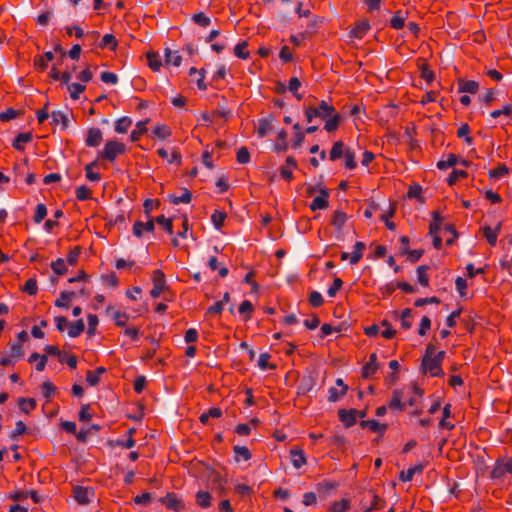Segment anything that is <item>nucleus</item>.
I'll return each mask as SVG.
<instances>
[{
    "label": "nucleus",
    "mask_w": 512,
    "mask_h": 512,
    "mask_svg": "<svg viewBox=\"0 0 512 512\" xmlns=\"http://www.w3.org/2000/svg\"><path fill=\"white\" fill-rule=\"evenodd\" d=\"M359 494L361 495L359 505L362 512L380 510L386 505L385 499L380 497L374 489H364Z\"/></svg>",
    "instance_id": "1"
},
{
    "label": "nucleus",
    "mask_w": 512,
    "mask_h": 512,
    "mask_svg": "<svg viewBox=\"0 0 512 512\" xmlns=\"http://www.w3.org/2000/svg\"><path fill=\"white\" fill-rule=\"evenodd\" d=\"M126 153V146L124 143L116 140H108L101 152L98 154V159L114 162L119 155Z\"/></svg>",
    "instance_id": "2"
},
{
    "label": "nucleus",
    "mask_w": 512,
    "mask_h": 512,
    "mask_svg": "<svg viewBox=\"0 0 512 512\" xmlns=\"http://www.w3.org/2000/svg\"><path fill=\"white\" fill-rule=\"evenodd\" d=\"M335 112V107L329 105L326 101L322 100L318 107H307L305 109V117L307 122H311L314 118L326 119Z\"/></svg>",
    "instance_id": "3"
},
{
    "label": "nucleus",
    "mask_w": 512,
    "mask_h": 512,
    "mask_svg": "<svg viewBox=\"0 0 512 512\" xmlns=\"http://www.w3.org/2000/svg\"><path fill=\"white\" fill-rule=\"evenodd\" d=\"M432 222L429 225V235L433 236V246L435 249L440 250L442 248V238L438 235L441 230L443 217L438 210L431 213Z\"/></svg>",
    "instance_id": "4"
},
{
    "label": "nucleus",
    "mask_w": 512,
    "mask_h": 512,
    "mask_svg": "<svg viewBox=\"0 0 512 512\" xmlns=\"http://www.w3.org/2000/svg\"><path fill=\"white\" fill-rule=\"evenodd\" d=\"M420 371L422 374H429L431 377L443 378L445 376L442 365L435 361L432 357L422 358Z\"/></svg>",
    "instance_id": "5"
},
{
    "label": "nucleus",
    "mask_w": 512,
    "mask_h": 512,
    "mask_svg": "<svg viewBox=\"0 0 512 512\" xmlns=\"http://www.w3.org/2000/svg\"><path fill=\"white\" fill-rule=\"evenodd\" d=\"M506 474H512V456L507 460L505 458H498L490 472L492 479H501Z\"/></svg>",
    "instance_id": "6"
},
{
    "label": "nucleus",
    "mask_w": 512,
    "mask_h": 512,
    "mask_svg": "<svg viewBox=\"0 0 512 512\" xmlns=\"http://www.w3.org/2000/svg\"><path fill=\"white\" fill-rule=\"evenodd\" d=\"M152 283L153 288L150 290V296L152 298H158L162 292L169 290V286L166 285L165 274L161 269L153 271Z\"/></svg>",
    "instance_id": "7"
},
{
    "label": "nucleus",
    "mask_w": 512,
    "mask_h": 512,
    "mask_svg": "<svg viewBox=\"0 0 512 512\" xmlns=\"http://www.w3.org/2000/svg\"><path fill=\"white\" fill-rule=\"evenodd\" d=\"M330 191L325 185L319 188V195L310 203L309 208L312 211L323 210L329 207Z\"/></svg>",
    "instance_id": "8"
},
{
    "label": "nucleus",
    "mask_w": 512,
    "mask_h": 512,
    "mask_svg": "<svg viewBox=\"0 0 512 512\" xmlns=\"http://www.w3.org/2000/svg\"><path fill=\"white\" fill-rule=\"evenodd\" d=\"M159 502L165 505L167 509L173 510L175 512H180L185 509L183 500L178 498L174 492H168L164 497L159 499Z\"/></svg>",
    "instance_id": "9"
},
{
    "label": "nucleus",
    "mask_w": 512,
    "mask_h": 512,
    "mask_svg": "<svg viewBox=\"0 0 512 512\" xmlns=\"http://www.w3.org/2000/svg\"><path fill=\"white\" fill-rule=\"evenodd\" d=\"M323 22V17L314 15L307 24L306 30L299 33L301 39L305 40L313 38L318 33L319 24H322Z\"/></svg>",
    "instance_id": "10"
},
{
    "label": "nucleus",
    "mask_w": 512,
    "mask_h": 512,
    "mask_svg": "<svg viewBox=\"0 0 512 512\" xmlns=\"http://www.w3.org/2000/svg\"><path fill=\"white\" fill-rule=\"evenodd\" d=\"M337 415H338V419L340 420V422H342V424L345 428H350L357 423L355 408H351V409L341 408L338 410Z\"/></svg>",
    "instance_id": "11"
},
{
    "label": "nucleus",
    "mask_w": 512,
    "mask_h": 512,
    "mask_svg": "<svg viewBox=\"0 0 512 512\" xmlns=\"http://www.w3.org/2000/svg\"><path fill=\"white\" fill-rule=\"evenodd\" d=\"M347 220L348 215L343 210L337 209L332 213L329 224L334 227L336 233H341Z\"/></svg>",
    "instance_id": "12"
},
{
    "label": "nucleus",
    "mask_w": 512,
    "mask_h": 512,
    "mask_svg": "<svg viewBox=\"0 0 512 512\" xmlns=\"http://www.w3.org/2000/svg\"><path fill=\"white\" fill-rule=\"evenodd\" d=\"M371 29V25L367 19L358 21L354 27L349 31L350 38L362 39Z\"/></svg>",
    "instance_id": "13"
},
{
    "label": "nucleus",
    "mask_w": 512,
    "mask_h": 512,
    "mask_svg": "<svg viewBox=\"0 0 512 512\" xmlns=\"http://www.w3.org/2000/svg\"><path fill=\"white\" fill-rule=\"evenodd\" d=\"M90 494H94L93 489L80 485L73 488V497L81 505H87L90 502Z\"/></svg>",
    "instance_id": "14"
},
{
    "label": "nucleus",
    "mask_w": 512,
    "mask_h": 512,
    "mask_svg": "<svg viewBox=\"0 0 512 512\" xmlns=\"http://www.w3.org/2000/svg\"><path fill=\"white\" fill-rule=\"evenodd\" d=\"M338 486L337 482L325 479L316 484V490L320 497H325L335 493Z\"/></svg>",
    "instance_id": "15"
},
{
    "label": "nucleus",
    "mask_w": 512,
    "mask_h": 512,
    "mask_svg": "<svg viewBox=\"0 0 512 512\" xmlns=\"http://www.w3.org/2000/svg\"><path fill=\"white\" fill-rule=\"evenodd\" d=\"M154 230H155L154 219L150 218L145 223L142 221H136L133 225L132 232L135 237L141 238L143 236L144 231L152 233V232H154Z\"/></svg>",
    "instance_id": "16"
},
{
    "label": "nucleus",
    "mask_w": 512,
    "mask_h": 512,
    "mask_svg": "<svg viewBox=\"0 0 512 512\" xmlns=\"http://www.w3.org/2000/svg\"><path fill=\"white\" fill-rule=\"evenodd\" d=\"M275 119L273 113H270L267 117L258 120L257 134L259 138L267 136L272 130V122Z\"/></svg>",
    "instance_id": "17"
},
{
    "label": "nucleus",
    "mask_w": 512,
    "mask_h": 512,
    "mask_svg": "<svg viewBox=\"0 0 512 512\" xmlns=\"http://www.w3.org/2000/svg\"><path fill=\"white\" fill-rule=\"evenodd\" d=\"M403 391L401 389H395L392 392V397L389 400L387 406L391 410H398L404 412L406 410V404L402 402Z\"/></svg>",
    "instance_id": "18"
},
{
    "label": "nucleus",
    "mask_w": 512,
    "mask_h": 512,
    "mask_svg": "<svg viewBox=\"0 0 512 512\" xmlns=\"http://www.w3.org/2000/svg\"><path fill=\"white\" fill-rule=\"evenodd\" d=\"M502 223L498 222L495 228H491L489 225L482 227L483 236L486 238L488 244L492 247L496 245L498 234L501 231Z\"/></svg>",
    "instance_id": "19"
},
{
    "label": "nucleus",
    "mask_w": 512,
    "mask_h": 512,
    "mask_svg": "<svg viewBox=\"0 0 512 512\" xmlns=\"http://www.w3.org/2000/svg\"><path fill=\"white\" fill-rule=\"evenodd\" d=\"M103 140L102 131L97 127H91L87 131L85 144L87 147H97Z\"/></svg>",
    "instance_id": "20"
},
{
    "label": "nucleus",
    "mask_w": 512,
    "mask_h": 512,
    "mask_svg": "<svg viewBox=\"0 0 512 512\" xmlns=\"http://www.w3.org/2000/svg\"><path fill=\"white\" fill-rule=\"evenodd\" d=\"M417 67L420 71V77L424 79L427 83H431L435 79V73L430 69V66L426 62L424 58H419L417 60Z\"/></svg>",
    "instance_id": "21"
},
{
    "label": "nucleus",
    "mask_w": 512,
    "mask_h": 512,
    "mask_svg": "<svg viewBox=\"0 0 512 512\" xmlns=\"http://www.w3.org/2000/svg\"><path fill=\"white\" fill-rule=\"evenodd\" d=\"M458 92L459 93H477L479 89V83L475 80H466L464 78H458Z\"/></svg>",
    "instance_id": "22"
},
{
    "label": "nucleus",
    "mask_w": 512,
    "mask_h": 512,
    "mask_svg": "<svg viewBox=\"0 0 512 512\" xmlns=\"http://www.w3.org/2000/svg\"><path fill=\"white\" fill-rule=\"evenodd\" d=\"M290 456L292 459V464L296 469L301 468L307 463V458L305 452L300 447H294L290 450Z\"/></svg>",
    "instance_id": "23"
},
{
    "label": "nucleus",
    "mask_w": 512,
    "mask_h": 512,
    "mask_svg": "<svg viewBox=\"0 0 512 512\" xmlns=\"http://www.w3.org/2000/svg\"><path fill=\"white\" fill-rule=\"evenodd\" d=\"M343 120H344L343 115H341L340 113L335 111L331 116H328L326 118L324 129L328 133L334 132L338 129L339 125L341 124V122Z\"/></svg>",
    "instance_id": "24"
},
{
    "label": "nucleus",
    "mask_w": 512,
    "mask_h": 512,
    "mask_svg": "<svg viewBox=\"0 0 512 512\" xmlns=\"http://www.w3.org/2000/svg\"><path fill=\"white\" fill-rule=\"evenodd\" d=\"M33 139L32 132L18 133L12 142V147L17 151H24L25 147L23 143H29Z\"/></svg>",
    "instance_id": "25"
},
{
    "label": "nucleus",
    "mask_w": 512,
    "mask_h": 512,
    "mask_svg": "<svg viewBox=\"0 0 512 512\" xmlns=\"http://www.w3.org/2000/svg\"><path fill=\"white\" fill-rule=\"evenodd\" d=\"M106 368L103 366L97 367L95 370H87L86 371V382L90 386H97L100 383V377L102 374L106 373Z\"/></svg>",
    "instance_id": "26"
},
{
    "label": "nucleus",
    "mask_w": 512,
    "mask_h": 512,
    "mask_svg": "<svg viewBox=\"0 0 512 512\" xmlns=\"http://www.w3.org/2000/svg\"><path fill=\"white\" fill-rule=\"evenodd\" d=\"M315 385V379L311 375L302 376L297 387L298 395H305L312 390Z\"/></svg>",
    "instance_id": "27"
},
{
    "label": "nucleus",
    "mask_w": 512,
    "mask_h": 512,
    "mask_svg": "<svg viewBox=\"0 0 512 512\" xmlns=\"http://www.w3.org/2000/svg\"><path fill=\"white\" fill-rule=\"evenodd\" d=\"M407 14V11L397 10L390 19L389 26L396 30L404 28Z\"/></svg>",
    "instance_id": "28"
},
{
    "label": "nucleus",
    "mask_w": 512,
    "mask_h": 512,
    "mask_svg": "<svg viewBox=\"0 0 512 512\" xmlns=\"http://www.w3.org/2000/svg\"><path fill=\"white\" fill-rule=\"evenodd\" d=\"M150 122V119L147 118L145 120L139 121L136 124V128L132 130L130 133V140L131 142H137L142 135L147 133V124Z\"/></svg>",
    "instance_id": "29"
},
{
    "label": "nucleus",
    "mask_w": 512,
    "mask_h": 512,
    "mask_svg": "<svg viewBox=\"0 0 512 512\" xmlns=\"http://www.w3.org/2000/svg\"><path fill=\"white\" fill-rule=\"evenodd\" d=\"M183 191L181 196H176L174 194H170L168 196V200L170 203L174 205H178L180 203L188 204L192 200V192L188 188H181Z\"/></svg>",
    "instance_id": "30"
},
{
    "label": "nucleus",
    "mask_w": 512,
    "mask_h": 512,
    "mask_svg": "<svg viewBox=\"0 0 512 512\" xmlns=\"http://www.w3.org/2000/svg\"><path fill=\"white\" fill-rule=\"evenodd\" d=\"M288 133L285 129H282L276 138V143L274 145V151L277 153L286 152L288 150V142H287Z\"/></svg>",
    "instance_id": "31"
},
{
    "label": "nucleus",
    "mask_w": 512,
    "mask_h": 512,
    "mask_svg": "<svg viewBox=\"0 0 512 512\" xmlns=\"http://www.w3.org/2000/svg\"><path fill=\"white\" fill-rule=\"evenodd\" d=\"M37 362L36 364V370L38 372H42L45 367H46V364H47V361H48V354H39L38 352H33L29 358H28V362L29 363H33V362Z\"/></svg>",
    "instance_id": "32"
},
{
    "label": "nucleus",
    "mask_w": 512,
    "mask_h": 512,
    "mask_svg": "<svg viewBox=\"0 0 512 512\" xmlns=\"http://www.w3.org/2000/svg\"><path fill=\"white\" fill-rule=\"evenodd\" d=\"M18 406L23 413L29 415L33 410L36 409L37 401L34 398L20 397L18 399Z\"/></svg>",
    "instance_id": "33"
},
{
    "label": "nucleus",
    "mask_w": 512,
    "mask_h": 512,
    "mask_svg": "<svg viewBox=\"0 0 512 512\" xmlns=\"http://www.w3.org/2000/svg\"><path fill=\"white\" fill-rule=\"evenodd\" d=\"M76 295L75 291H62L60 293V297L55 300L54 305L58 308H66L70 307L69 302Z\"/></svg>",
    "instance_id": "34"
},
{
    "label": "nucleus",
    "mask_w": 512,
    "mask_h": 512,
    "mask_svg": "<svg viewBox=\"0 0 512 512\" xmlns=\"http://www.w3.org/2000/svg\"><path fill=\"white\" fill-rule=\"evenodd\" d=\"M146 58H147L148 66L151 70H153L155 72L160 70V68L162 66V62H161L160 56L157 52L148 51L146 53Z\"/></svg>",
    "instance_id": "35"
},
{
    "label": "nucleus",
    "mask_w": 512,
    "mask_h": 512,
    "mask_svg": "<svg viewBox=\"0 0 512 512\" xmlns=\"http://www.w3.org/2000/svg\"><path fill=\"white\" fill-rule=\"evenodd\" d=\"M43 350L48 355L56 356L60 363H66L67 356H69V353L62 352L58 346L55 345H46Z\"/></svg>",
    "instance_id": "36"
},
{
    "label": "nucleus",
    "mask_w": 512,
    "mask_h": 512,
    "mask_svg": "<svg viewBox=\"0 0 512 512\" xmlns=\"http://www.w3.org/2000/svg\"><path fill=\"white\" fill-rule=\"evenodd\" d=\"M366 245L364 242L357 241L354 244V250L350 256V263L352 265L357 264L363 257V250H365Z\"/></svg>",
    "instance_id": "37"
},
{
    "label": "nucleus",
    "mask_w": 512,
    "mask_h": 512,
    "mask_svg": "<svg viewBox=\"0 0 512 512\" xmlns=\"http://www.w3.org/2000/svg\"><path fill=\"white\" fill-rule=\"evenodd\" d=\"M430 269L428 265H420L417 267V280L423 287L429 286L430 277L427 271Z\"/></svg>",
    "instance_id": "38"
},
{
    "label": "nucleus",
    "mask_w": 512,
    "mask_h": 512,
    "mask_svg": "<svg viewBox=\"0 0 512 512\" xmlns=\"http://www.w3.org/2000/svg\"><path fill=\"white\" fill-rule=\"evenodd\" d=\"M152 133L159 139L165 140L172 135V130L166 124H157L154 126Z\"/></svg>",
    "instance_id": "39"
},
{
    "label": "nucleus",
    "mask_w": 512,
    "mask_h": 512,
    "mask_svg": "<svg viewBox=\"0 0 512 512\" xmlns=\"http://www.w3.org/2000/svg\"><path fill=\"white\" fill-rule=\"evenodd\" d=\"M99 47L101 49L109 47L111 51H115L118 47V40L113 34H105L99 43Z\"/></svg>",
    "instance_id": "40"
},
{
    "label": "nucleus",
    "mask_w": 512,
    "mask_h": 512,
    "mask_svg": "<svg viewBox=\"0 0 512 512\" xmlns=\"http://www.w3.org/2000/svg\"><path fill=\"white\" fill-rule=\"evenodd\" d=\"M68 335L72 338L80 336L85 330V324L82 319H78L74 323H69Z\"/></svg>",
    "instance_id": "41"
},
{
    "label": "nucleus",
    "mask_w": 512,
    "mask_h": 512,
    "mask_svg": "<svg viewBox=\"0 0 512 512\" xmlns=\"http://www.w3.org/2000/svg\"><path fill=\"white\" fill-rule=\"evenodd\" d=\"M195 498L198 506L202 508H208L211 506L212 496L209 492L203 490L198 491Z\"/></svg>",
    "instance_id": "42"
},
{
    "label": "nucleus",
    "mask_w": 512,
    "mask_h": 512,
    "mask_svg": "<svg viewBox=\"0 0 512 512\" xmlns=\"http://www.w3.org/2000/svg\"><path fill=\"white\" fill-rule=\"evenodd\" d=\"M344 146L345 145L342 141H336L329 152V159L331 161H336L342 158L345 153L343 150Z\"/></svg>",
    "instance_id": "43"
},
{
    "label": "nucleus",
    "mask_w": 512,
    "mask_h": 512,
    "mask_svg": "<svg viewBox=\"0 0 512 512\" xmlns=\"http://www.w3.org/2000/svg\"><path fill=\"white\" fill-rule=\"evenodd\" d=\"M257 272L256 270H250L246 275L244 276L243 282L250 285L251 289L250 292L252 294L258 293L260 291V285L254 280Z\"/></svg>",
    "instance_id": "44"
},
{
    "label": "nucleus",
    "mask_w": 512,
    "mask_h": 512,
    "mask_svg": "<svg viewBox=\"0 0 512 512\" xmlns=\"http://www.w3.org/2000/svg\"><path fill=\"white\" fill-rule=\"evenodd\" d=\"M154 219V224L157 223L158 225L163 227V230L167 232L168 234H173V218H165L164 215L157 216Z\"/></svg>",
    "instance_id": "45"
},
{
    "label": "nucleus",
    "mask_w": 512,
    "mask_h": 512,
    "mask_svg": "<svg viewBox=\"0 0 512 512\" xmlns=\"http://www.w3.org/2000/svg\"><path fill=\"white\" fill-rule=\"evenodd\" d=\"M422 187L418 183H413L409 186L407 191V198L413 199L416 198L420 203H424L425 199L421 196L422 195Z\"/></svg>",
    "instance_id": "46"
},
{
    "label": "nucleus",
    "mask_w": 512,
    "mask_h": 512,
    "mask_svg": "<svg viewBox=\"0 0 512 512\" xmlns=\"http://www.w3.org/2000/svg\"><path fill=\"white\" fill-rule=\"evenodd\" d=\"M351 507L350 500L342 498L340 501H335L329 507L330 512H346Z\"/></svg>",
    "instance_id": "47"
},
{
    "label": "nucleus",
    "mask_w": 512,
    "mask_h": 512,
    "mask_svg": "<svg viewBox=\"0 0 512 512\" xmlns=\"http://www.w3.org/2000/svg\"><path fill=\"white\" fill-rule=\"evenodd\" d=\"M23 114H24L23 110H15L14 108L9 107L5 111L0 113V121L7 122V121L15 119L19 116H22Z\"/></svg>",
    "instance_id": "48"
},
{
    "label": "nucleus",
    "mask_w": 512,
    "mask_h": 512,
    "mask_svg": "<svg viewBox=\"0 0 512 512\" xmlns=\"http://www.w3.org/2000/svg\"><path fill=\"white\" fill-rule=\"evenodd\" d=\"M240 314L244 315V321H248L252 318L254 306L249 300H244L238 308Z\"/></svg>",
    "instance_id": "49"
},
{
    "label": "nucleus",
    "mask_w": 512,
    "mask_h": 512,
    "mask_svg": "<svg viewBox=\"0 0 512 512\" xmlns=\"http://www.w3.org/2000/svg\"><path fill=\"white\" fill-rule=\"evenodd\" d=\"M26 433H28V428L26 424L23 421L19 420L15 424V429L9 433V438L11 440H17L19 436H22Z\"/></svg>",
    "instance_id": "50"
},
{
    "label": "nucleus",
    "mask_w": 512,
    "mask_h": 512,
    "mask_svg": "<svg viewBox=\"0 0 512 512\" xmlns=\"http://www.w3.org/2000/svg\"><path fill=\"white\" fill-rule=\"evenodd\" d=\"M248 47V42L246 40L238 43L235 47H234V54L236 57L242 59V60H246L250 57V53L249 51H247Z\"/></svg>",
    "instance_id": "51"
},
{
    "label": "nucleus",
    "mask_w": 512,
    "mask_h": 512,
    "mask_svg": "<svg viewBox=\"0 0 512 512\" xmlns=\"http://www.w3.org/2000/svg\"><path fill=\"white\" fill-rule=\"evenodd\" d=\"M10 346V356L15 359V361L20 360L24 357L23 345L21 342H9Z\"/></svg>",
    "instance_id": "52"
},
{
    "label": "nucleus",
    "mask_w": 512,
    "mask_h": 512,
    "mask_svg": "<svg viewBox=\"0 0 512 512\" xmlns=\"http://www.w3.org/2000/svg\"><path fill=\"white\" fill-rule=\"evenodd\" d=\"M227 214L224 211L215 210L211 215V221L216 229L220 230L224 226Z\"/></svg>",
    "instance_id": "53"
},
{
    "label": "nucleus",
    "mask_w": 512,
    "mask_h": 512,
    "mask_svg": "<svg viewBox=\"0 0 512 512\" xmlns=\"http://www.w3.org/2000/svg\"><path fill=\"white\" fill-rule=\"evenodd\" d=\"M21 291L27 293L30 296H34L38 292L37 280L32 277L26 280L24 285L21 287Z\"/></svg>",
    "instance_id": "54"
},
{
    "label": "nucleus",
    "mask_w": 512,
    "mask_h": 512,
    "mask_svg": "<svg viewBox=\"0 0 512 512\" xmlns=\"http://www.w3.org/2000/svg\"><path fill=\"white\" fill-rule=\"evenodd\" d=\"M50 266H51V269L53 270V272L55 274H57L58 276L65 275L68 272V268L65 264L64 259H62V258L56 259L55 261H53L51 263Z\"/></svg>",
    "instance_id": "55"
},
{
    "label": "nucleus",
    "mask_w": 512,
    "mask_h": 512,
    "mask_svg": "<svg viewBox=\"0 0 512 512\" xmlns=\"http://www.w3.org/2000/svg\"><path fill=\"white\" fill-rule=\"evenodd\" d=\"M233 452L235 453V461L238 462V456H241L245 461H248L252 458L251 451L246 446H233Z\"/></svg>",
    "instance_id": "56"
},
{
    "label": "nucleus",
    "mask_w": 512,
    "mask_h": 512,
    "mask_svg": "<svg viewBox=\"0 0 512 512\" xmlns=\"http://www.w3.org/2000/svg\"><path fill=\"white\" fill-rule=\"evenodd\" d=\"M97 165L98 160H94L85 166L86 178L89 181H99L101 179V174L92 170L93 167H96Z\"/></svg>",
    "instance_id": "57"
},
{
    "label": "nucleus",
    "mask_w": 512,
    "mask_h": 512,
    "mask_svg": "<svg viewBox=\"0 0 512 512\" xmlns=\"http://www.w3.org/2000/svg\"><path fill=\"white\" fill-rule=\"evenodd\" d=\"M301 87V81L297 77H292L289 80L287 89L292 92L297 100H302L303 95L298 93V89Z\"/></svg>",
    "instance_id": "58"
},
{
    "label": "nucleus",
    "mask_w": 512,
    "mask_h": 512,
    "mask_svg": "<svg viewBox=\"0 0 512 512\" xmlns=\"http://www.w3.org/2000/svg\"><path fill=\"white\" fill-rule=\"evenodd\" d=\"M132 125V120L129 117H122L115 123V131L117 133H126L129 127Z\"/></svg>",
    "instance_id": "59"
},
{
    "label": "nucleus",
    "mask_w": 512,
    "mask_h": 512,
    "mask_svg": "<svg viewBox=\"0 0 512 512\" xmlns=\"http://www.w3.org/2000/svg\"><path fill=\"white\" fill-rule=\"evenodd\" d=\"M52 124L57 125L59 122L62 124V128L66 129L68 127V117L62 111H53L51 113Z\"/></svg>",
    "instance_id": "60"
},
{
    "label": "nucleus",
    "mask_w": 512,
    "mask_h": 512,
    "mask_svg": "<svg viewBox=\"0 0 512 512\" xmlns=\"http://www.w3.org/2000/svg\"><path fill=\"white\" fill-rule=\"evenodd\" d=\"M271 358V355L267 352L261 353L258 360V365L260 369L266 370H275L277 368L276 364L269 363V359Z\"/></svg>",
    "instance_id": "61"
},
{
    "label": "nucleus",
    "mask_w": 512,
    "mask_h": 512,
    "mask_svg": "<svg viewBox=\"0 0 512 512\" xmlns=\"http://www.w3.org/2000/svg\"><path fill=\"white\" fill-rule=\"evenodd\" d=\"M41 389H42V394H43V397L47 400V401H50L51 398L54 396V394L56 393V386L50 382V381H45L43 382L42 386H41Z\"/></svg>",
    "instance_id": "62"
},
{
    "label": "nucleus",
    "mask_w": 512,
    "mask_h": 512,
    "mask_svg": "<svg viewBox=\"0 0 512 512\" xmlns=\"http://www.w3.org/2000/svg\"><path fill=\"white\" fill-rule=\"evenodd\" d=\"M380 368V365H374L366 362L361 369V377L363 379L371 378Z\"/></svg>",
    "instance_id": "63"
},
{
    "label": "nucleus",
    "mask_w": 512,
    "mask_h": 512,
    "mask_svg": "<svg viewBox=\"0 0 512 512\" xmlns=\"http://www.w3.org/2000/svg\"><path fill=\"white\" fill-rule=\"evenodd\" d=\"M76 198L79 201H86L92 198V190L86 185H81L75 191Z\"/></svg>",
    "instance_id": "64"
}]
</instances>
